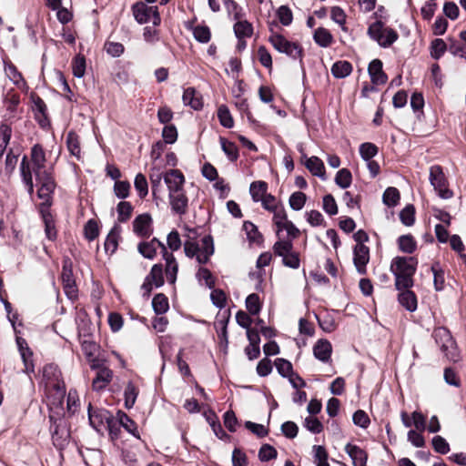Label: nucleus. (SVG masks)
<instances>
[{"instance_id":"obj_15","label":"nucleus","mask_w":466,"mask_h":466,"mask_svg":"<svg viewBox=\"0 0 466 466\" xmlns=\"http://www.w3.org/2000/svg\"><path fill=\"white\" fill-rule=\"evenodd\" d=\"M164 181L168 188V193L182 190L185 177L178 169H170L164 175Z\"/></svg>"},{"instance_id":"obj_32","label":"nucleus","mask_w":466,"mask_h":466,"mask_svg":"<svg viewBox=\"0 0 466 466\" xmlns=\"http://www.w3.org/2000/svg\"><path fill=\"white\" fill-rule=\"evenodd\" d=\"M138 392V388L133 382L130 381L127 384L124 391L125 407L127 409L133 408L136 403Z\"/></svg>"},{"instance_id":"obj_60","label":"nucleus","mask_w":466,"mask_h":466,"mask_svg":"<svg viewBox=\"0 0 466 466\" xmlns=\"http://www.w3.org/2000/svg\"><path fill=\"white\" fill-rule=\"evenodd\" d=\"M79 406V398L77 395L76 390H70L67 394V405H66V411L69 415L75 414V412L77 410V408Z\"/></svg>"},{"instance_id":"obj_7","label":"nucleus","mask_w":466,"mask_h":466,"mask_svg":"<svg viewBox=\"0 0 466 466\" xmlns=\"http://www.w3.org/2000/svg\"><path fill=\"white\" fill-rule=\"evenodd\" d=\"M292 249L293 243L290 239L278 240L273 246L275 254L282 258V262L286 267L299 268L300 265L299 257Z\"/></svg>"},{"instance_id":"obj_16","label":"nucleus","mask_w":466,"mask_h":466,"mask_svg":"<svg viewBox=\"0 0 466 466\" xmlns=\"http://www.w3.org/2000/svg\"><path fill=\"white\" fill-rule=\"evenodd\" d=\"M171 208L177 214H185L187 209L188 199L184 189L168 193Z\"/></svg>"},{"instance_id":"obj_59","label":"nucleus","mask_w":466,"mask_h":466,"mask_svg":"<svg viewBox=\"0 0 466 466\" xmlns=\"http://www.w3.org/2000/svg\"><path fill=\"white\" fill-rule=\"evenodd\" d=\"M277 15L279 22L285 26H288L292 23V11L287 5H281L277 11Z\"/></svg>"},{"instance_id":"obj_6","label":"nucleus","mask_w":466,"mask_h":466,"mask_svg":"<svg viewBox=\"0 0 466 466\" xmlns=\"http://www.w3.org/2000/svg\"><path fill=\"white\" fill-rule=\"evenodd\" d=\"M368 34L382 47L391 46L398 39L397 32L392 28L385 27L380 21L370 25Z\"/></svg>"},{"instance_id":"obj_45","label":"nucleus","mask_w":466,"mask_h":466,"mask_svg":"<svg viewBox=\"0 0 466 466\" xmlns=\"http://www.w3.org/2000/svg\"><path fill=\"white\" fill-rule=\"evenodd\" d=\"M66 144L67 148L70 151V153L76 157L77 158L80 157V146H79V139L78 137L74 132H69L66 137Z\"/></svg>"},{"instance_id":"obj_14","label":"nucleus","mask_w":466,"mask_h":466,"mask_svg":"<svg viewBox=\"0 0 466 466\" xmlns=\"http://www.w3.org/2000/svg\"><path fill=\"white\" fill-rule=\"evenodd\" d=\"M91 368L97 370L96 378L93 380V389L96 390L105 389L113 378V371L107 367L99 366L96 363H93Z\"/></svg>"},{"instance_id":"obj_10","label":"nucleus","mask_w":466,"mask_h":466,"mask_svg":"<svg viewBox=\"0 0 466 466\" xmlns=\"http://www.w3.org/2000/svg\"><path fill=\"white\" fill-rule=\"evenodd\" d=\"M70 440L69 430L66 422L62 419L55 420L52 426V441L53 444L58 449H65Z\"/></svg>"},{"instance_id":"obj_57","label":"nucleus","mask_w":466,"mask_h":466,"mask_svg":"<svg viewBox=\"0 0 466 466\" xmlns=\"http://www.w3.org/2000/svg\"><path fill=\"white\" fill-rule=\"evenodd\" d=\"M197 278L200 283H204L209 289H212L215 285V280L211 272L206 268H198Z\"/></svg>"},{"instance_id":"obj_56","label":"nucleus","mask_w":466,"mask_h":466,"mask_svg":"<svg viewBox=\"0 0 466 466\" xmlns=\"http://www.w3.org/2000/svg\"><path fill=\"white\" fill-rule=\"evenodd\" d=\"M130 187L128 181L116 180L114 185V193L118 198H126L129 196Z\"/></svg>"},{"instance_id":"obj_36","label":"nucleus","mask_w":466,"mask_h":466,"mask_svg":"<svg viewBox=\"0 0 466 466\" xmlns=\"http://www.w3.org/2000/svg\"><path fill=\"white\" fill-rule=\"evenodd\" d=\"M399 248L405 253H412L416 249V241L411 235H403L398 238Z\"/></svg>"},{"instance_id":"obj_35","label":"nucleus","mask_w":466,"mask_h":466,"mask_svg":"<svg viewBox=\"0 0 466 466\" xmlns=\"http://www.w3.org/2000/svg\"><path fill=\"white\" fill-rule=\"evenodd\" d=\"M434 336L436 339L438 340V338L443 339L444 342L441 345V350L446 352L450 349H453L454 341L452 340V338L450 334V332L444 329L440 328L434 331Z\"/></svg>"},{"instance_id":"obj_50","label":"nucleus","mask_w":466,"mask_h":466,"mask_svg":"<svg viewBox=\"0 0 466 466\" xmlns=\"http://www.w3.org/2000/svg\"><path fill=\"white\" fill-rule=\"evenodd\" d=\"M193 35L197 41L208 43L210 40L211 33L207 25H197L193 28Z\"/></svg>"},{"instance_id":"obj_31","label":"nucleus","mask_w":466,"mask_h":466,"mask_svg":"<svg viewBox=\"0 0 466 466\" xmlns=\"http://www.w3.org/2000/svg\"><path fill=\"white\" fill-rule=\"evenodd\" d=\"M352 71V66L348 61H338L333 64L331 73L336 78H344Z\"/></svg>"},{"instance_id":"obj_27","label":"nucleus","mask_w":466,"mask_h":466,"mask_svg":"<svg viewBox=\"0 0 466 466\" xmlns=\"http://www.w3.org/2000/svg\"><path fill=\"white\" fill-rule=\"evenodd\" d=\"M182 99L185 106H189L195 110H198L202 107L201 97L193 87L185 89Z\"/></svg>"},{"instance_id":"obj_64","label":"nucleus","mask_w":466,"mask_h":466,"mask_svg":"<svg viewBox=\"0 0 466 466\" xmlns=\"http://www.w3.org/2000/svg\"><path fill=\"white\" fill-rule=\"evenodd\" d=\"M275 366L279 373L283 377H289L293 372L291 363L284 359H277Z\"/></svg>"},{"instance_id":"obj_49","label":"nucleus","mask_w":466,"mask_h":466,"mask_svg":"<svg viewBox=\"0 0 466 466\" xmlns=\"http://www.w3.org/2000/svg\"><path fill=\"white\" fill-rule=\"evenodd\" d=\"M118 420L120 424L131 434L139 438L136 423L124 412H118Z\"/></svg>"},{"instance_id":"obj_5","label":"nucleus","mask_w":466,"mask_h":466,"mask_svg":"<svg viewBox=\"0 0 466 466\" xmlns=\"http://www.w3.org/2000/svg\"><path fill=\"white\" fill-rule=\"evenodd\" d=\"M268 41L279 53L286 54L292 59H299L301 61L303 50L299 44L290 42L282 35L277 33H272L268 37Z\"/></svg>"},{"instance_id":"obj_26","label":"nucleus","mask_w":466,"mask_h":466,"mask_svg":"<svg viewBox=\"0 0 466 466\" xmlns=\"http://www.w3.org/2000/svg\"><path fill=\"white\" fill-rule=\"evenodd\" d=\"M403 290L399 294L398 299L400 304L410 312L417 309V298L414 292L409 289H402Z\"/></svg>"},{"instance_id":"obj_42","label":"nucleus","mask_w":466,"mask_h":466,"mask_svg":"<svg viewBox=\"0 0 466 466\" xmlns=\"http://www.w3.org/2000/svg\"><path fill=\"white\" fill-rule=\"evenodd\" d=\"M351 173L347 168H342L337 172L335 177V182L341 188L349 187L351 184Z\"/></svg>"},{"instance_id":"obj_52","label":"nucleus","mask_w":466,"mask_h":466,"mask_svg":"<svg viewBox=\"0 0 466 466\" xmlns=\"http://www.w3.org/2000/svg\"><path fill=\"white\" fill-rule=\"evenodd\" d=\"M134 186L140 198H145L148 193V184L146 177L139 173L136 176Z\"/></svg>"},{"instance_id":"obj_44","label":"nucleus","mask_w":466,"mask_h":466,"mask_svg":"<svg viewBox=\"0 0 466 466\" xmlns=\"http://www.w3.org/2000/svg\"><path fill=\"white\" fill-rule=\"evenodd\" d=\"M306 200V195L303 192L297 191L291 194L289 199V203L293 210L299 211L303 208Z\"/></svg>"},{"instance_id":"obj_12","label":"nucleus","mask_w":466,"mask_h":466,"mask_svg":"<svg viewBox=\"0 0 466 466\" xmlns=\"http://www.w3.org/2000/svg\"><path fill=\"white\" fill-rule=\"evenodd\" d=\"M370 261V249L364 244H357L353 249V262L358 273H366V266Z\"/></svg>"},{"instance_id":"obj_22","label":"nucleus","mask_w":466,"mask_h":466,"mask_svg":"<svg viewBox=\"0 0 466 466\" xmlns=\"http://www.w3.org/2000/svg\"><path fill=\"white\" fill-rule=\"evenodd\" d=\"M299 229L289 220L276 228L279 240L290 239L292 242L294 238L299 237Z\"/></svg>"},{"instance_id":"obj_21","label":"nucleus","mask_w":466,"mask_h":466,"mask_svg":"<svg viewBox=\"0 0 466 466\" xmlns=\"http://www.w3.org/2000/svg\"><path fill=\"white\" fill-rule=\"evenodd\" d=\"M371 81L375 85H382L387 81V76L382 70V63L379 59L372 60L368 68Z\"/></svg>"},{"instance_id":"obj_24","label":"nucleus","mask_w":466,"mask_h":466,"mask_svg":"<svg viewBox=\"0 0 466 466\" xmlns=\"http://www.w3.org/2000/svg\"><path fill=\"white\" fill-rule=\"evenodd\" d=\"M5 72L7 77L13 82L14 85L17 86L18 88L22 90L27 89L26 82L23 78L21 73L13 64L6 63L5 66Z\"/></svg>"},{"instance_id":"obj_58","label":"nucleus","mask_w":466,"mask_h":466,"mask_svg":"<svg viewBox=\"0 0 466 466\" xmlns=\"http://www.w3.org/2000/svg\"><path fill=\"white\" fill-rule=\"evenodd\" d=\"M12 129L8 125L0 126V157L3 155L7 144L9 143Z\"/></svg>"},{"instance_id":"obj_13","label":"nucleus","mask_w":466,"mask_h":466,"mask_svg":"<svg viewBox=\"0 0 466 466\" xmlns=\"http://www.w3.org/2000/svg\"><path fill=\"white\" fill-rule=\"evenodd\" d=\"M88 419L90 425L98 432L106 428L109 422V414L105 410H93L91 405L88 408Z\"/></svg>"},{"instance_id":"obj_54","label":"nucleus","mask_w":466,"mask_h":466,"mask_svg":"<svg viewBox=\"0 0 466 466\" xmlns=\"http://www.w3.org/2000/svg\"><path fill=\"white\" fill-rule=\"evenodd\" d=\"M431 55L434 59H439L446 50H448L447 44L441 38H437L431 43Z\"/></svg>"},{"instance_id":"obj_62","label":"nucleus","mask_w":466,"mask_h":466,"mask_svg":"<svg viewBox=\"0 0 466 466\" xmlns=\"http://www.w3.org/2000/svg\"><path fill=\"white\" fill-rule=\"evenodd\" d=\"M304 427L312 433H320L323 431V425L319 419L309 416L304 420Z\"/></svg>"},{"instance_id":"obj_17","label":"nucleus","mask_w":466,"mask_h":466,"mask_svg":"<svg viewBox=\"0 0 466 466\" xmlns=\"http://www.w3.org/2000/svg\"><path fill=\"white\" fill-rule=\"evenodd\" d=\"M157 248H160L162 255L167 251L166 246L157 238H153L149 242H142L138 245L139 253L146 258L152 259L157 254Z\"/></svg>"},{"instance_id":"obj_37","label":"nucleus","mask_w":466,"mask_h":466,"mask_svg":"<svg viewBox=\"0 0 466 466\" xmlns=\"http://www.w3.org/2000/svg\"><path fill=\"white\" fill-rule=\"evenodd\" d=\"M218 117L221 126L226 128H231L234 126L233 117L227 106L221 105L218 109Z\"/></svg>"},{"instance_id":"obj_2","label":"nucleus","mask_w":466,"mask_h":466,"mask_svg":"<svg viewBox=\"0 0 466 466\" xmlns=\"http://www.w3.org/2000/svg\"><path fill=\"white\" fill-rule=\"evenodd\" d=\"M43 380L48 406L51 410H57L56 413L60 415V410H63L66 388L57 366L54 364L46 365L43 369Z\"/></svg>"},{"instance_id":"obj_55","label":"nucleus","mask_w":466,"mask_h":466,"mask_svg":"<svg viewBox=\"0 0 466 466\" xmlns=\"http://www.w3.org/2000/svg\"><path fill=\"white\" fill-rule=\"evenodd\" d=\"M400 221L405 226H411L415 220V208L412 205L406 206L400 213Z\"/></svg>"},{"instance_id":"obj_63","label":"nucleus","mask_w":466,"mask_h":466,"mask_svg":"<svg viewBox=\"0 0 466 466\" xmlns=\"http://www.w3.org/2000/svg\"><path fill=\"white\" fill-rule=\"evenodd\" d=\"M331 19L339 25L342 30H346L345 23H346V14L344 10L339 6H333L330 11Z\"/></svg>"},{"instance_id":"obj_38","label":"nucleus","mask_w":466,"mask_h":466,"mask_svg":"<svg viewBox=\"0 0 466 466\" xmlns=\"http://www.w3.org/2000/svg\"><path fill=\"white\" fill-rule=\"evenodd\" d=\"M146 278L155 284V288L161 287L164 284L162 266L155 264Z\"/></svg>"},{"instance_id":"obj_43","label":"nucleus","mask_w":466,"mask_h":466,"mask_svg":"<svg viewBox=\"0 0 466 466\" xmlns=\"http://www.w3.org/2000/svg\"><path fill=\"white\" fill-rule=\"evenodd\" d=\"M234 31L238 38L249 37L252 35L253 28L248 21H239L235 24Z\"/></svg>"},{"instance_id":"obj_23","label":"nucleus","mask_w":466,"mask_h":466,"mask_svg":"<svg viewBox=\"0 0 466 466\" xmlns=\"http://www.w3.org/2000/svg\"><path fill=\"white\" fill-rule=\"evenodd\" d=\"M51 205L46 204L45 200H43L41 213H42L43 220L45 223L46 235L50 240H53L56 237V231L55 228V224H54L52 215L50 214V212L48 210V208Z\"/></svg>"},{"instance_id":"obj_19","label":"nucleus","mask_w":466,"mask_h":466,"mask_svg":"<svg viewBox=\"0 0 466 466\" xmlns=\"http://www.w3.org/2000/svg\"><path fill=\"white\" fill-rule=\"evenodd\" d=\"M346 453L352 460L353 466H365L368 455L361 448L357 445L348 443L344 448Z\"/></svg>"},{"instance_id":"obj_41","label":"nucleus","mask_w":466,"mask_h":466,"mask_svg":"<svg viewBox=\"0 0 466 466\" xmlns=\"http://www.w3.org/2000/svg\"><path fill=\"white\" fill-rule=\"evenodd\" d=\"M400 192L396 187H388L383 194V203L388 207H394L399 203Z\"/></svg>"},{"instance_id":"obj_11","label":"nucleus","mask_w":466,"mask_h":466,"mask_svg":"<svg viewBox=\"0 0 466 466\" xmlns=\"http://www.w3.org/2000/svg\"><path fill=\"white\" fill-rule=\"evenodd\" d=\"M61 279L63 283V288L66 295L70 299H75L77 297V288L76 285V281L73 276L72 266L71 263L65 261Z\"/></svg>"},{"instance_id":"obj_1","label":"nucleus","mask_w":466,"mask_h":466,"mask_svg":"<svg viewBox=\"0 0 466 466\" xmlns=\"http://www.w3.org/2000/svg\"><path fill=\"white\" fill-rule=\"evenodd\" d=\"M33 173L39 185L38 198L45 200L46 204L51 205L52 194L56 188L53 167L46 164V152L38 144L31 148V161L24 156L20 164L22 181L29 195L34 193Z\"/></svg>"},{"instance_id":"obj_47","label":"nucleus","mask_w":466,"mask_h":466,"mask_svg":"<svg viewBox=\"0 0 466 466\" xmlns=\"http://www.w3.org/2000/svg\"><path fill=\"white\" fill-rule=\"evenodd\" d=\"M73 75L76 77H82L86 72V58L82 55H77L72 62Z\"/></svg>"},{"instance_id":"obj_33","label":"nucleus","mask_w":466,"mask_h":466,"mask_svg":"<svg viewBox=\"0 0 466 466\" xmlns=\"http://www.w3.org/2000/svg\"><path fill=\"white\" fill-rule=\"evenodd\" d=\"M268 185L264 181H255L251 183L249 187L250 195L254 201H260L266 195Z\"/></svg>"},{"instance_id":"obj_8","label":"nucleus","mask_w":466,"mask_h":466,"mask_svg":"<svg viewBox=\"0 0 466 466\" xmlns=\"http://www.w3.org/2000/svg\"><path fill=\"white\" fill-rule=\"evenodd\" d=\"M136 21L139 24H146L152 21L154 25L160 23V16L157 6H148L143 2L136 3L132 7Z\"/></svg>"},{"instance_id":"obj_53","label":"nucleus","mask_w":466,"mask_h":466,"mask_svg":"<svg viewBox=\"0 0 466 466\" xmlns=\"http://www.w3.org/2000/svg\"><path fill=\"white\" fill-rule=\"evenodd\" d=\"M431 271L433 273L434 287L436 290H441L444 286V272L441 269L439 263H434L431 266Z\"/></svg>"},{"instance_id":"obj_40","label":"nucleus","mask_w":466,"mask_h":466,"mask_svg":"<svg viewBox=\"0 0 466 466\" xmlns=\"http://www.w3.org/2000/svg\"><path fill=\"white\" fill-rule=\"evenodd\" d=\"M312 450L314 453V462L317 466H329L328 462L329 456L323 446L314 445Z\"/></svg>"},{"instance_id":"obj_4","label":"nucleus","mask_w":466,"mask_h":466,"mask_svg":"<svg viewBox=\"0 0 466 466\" xmlns=\"http://www.w3.org/2000/svg\"><path fill=\"white\" fill-rule=\"evenodd\" d=\"M184 251L187 257L196 258L199 264H206L214 253L213 239L210 236H205L199 242L187 240Z\"/></svg>"},{"instance_id":"obj_39","label":"nucleus","mask_w":466,"mask_h":466,"mask_svg":"<svg viewBox=\"0 0 466 466\" xmlns=\"http://www.w3.org/2000/svg\"><path fill=\"white\" fill-rule=\"evenodd\" d=\"M152 306L157 314L165 313L169 308L167 298L162 293L157 294L153 298Z\"/></svg>"},{"instance_id":"obj_30","label":"nucleus","mask_w":466,"mask_h":466,"mask_svg":"<svg viewBox=\"0 0 466 466\" xmlns=\"http://www.w3.org/2000/svg\"><path fill=\"white\" fill-rule=\"evenodd\" d=\"M313 38L314 41L321 47H328L333 42L332 35L324 27L317 28L314 32Z\"/></svg>"},{"instance_id":"obj_48","label":"nucleus","mask_w":466,"mask_h":466,"mask_svg":"<svg viewBox=\"0 0 466 466\" xmlns=\"http://www.w3.org/2000/svg\"><path fill=\"white\" fill-rule=\"evenodd\" d=\"M220 144H221L222 150L227 155L228 159L230 161L237 160V158L238 157L237 146L234 143L229 142L225 138H220Z\"/></svg>"},{"instance_id":"obj_18","label":"nucleus","mask_w":466,"mask_h":466,"mask_svg":"<svg viewBox=\"0 0 466 466\" xmlns=\"http://www.w3.org/2000/svg\"><path fill=\"white\" fill-rule=\"evenodd\" d=\"M134 232L140 237H148L152 232L151 218L147 214H142L133 222Z\"/></svg>"},{"instance_id":"obj_25","label":"nucleus","mask_w":466,"mask_h":466,"mask_svg":"<svg viewBox=\"0 0 466 466\" xmlns=\"http://www.w3.org/2000/svg\"><path fill=\"white\" fill-rule=\"evenodd\" d=\"M163 258L166 261L167 279L170 283L174 284L177 279L178 265H177L176 258L172 253L165 251Z\"/></svg>"},{"instance_id":"obj_20","label":"nucleus","mask_w":466,"mask_h":466,"mask_svg":"<svg viewBox=\"0 0 466 466\" xmlns=\"http://www.w3.org/2000/svg\"><path fill=\"white\" fill-rule=\"evenodd\" d=\"M332 346L327 339H319L313 347V353L316 359L322 362L330 360Z\"/></svg>"},{"instance_id":"obj_51","label":"nucleus","mask_w":466,"mask_h":466,"mask_svg":"<svg viewBox=\"0 0 466 466\" xmlns=\"http://www.w3.org/2000/svg\"><path fill=\"white\" fill-rule=\"evenodd\" d=\"M116 210L118 214V220L125 222L130 218L133 208L129 202L122 201L118 203Z\"/></svg>"},{"instance_id":"obj_46","label":"nucleus","mask_w":466,"mask_h":466,"mask_svg":"<svg viewBox=\"0 0 466 466\" xmlns=\"http://www.w3.org/2000/svg\"><path fill=\"white\" fill-rule=\"evenodd\" d=\"M246 308L251 315H257L260 311L261 304L258 294L252 293L247 297Z\"/></svg>"},{"instance_id":"obj_29","label":"nucleus","mask_w":466,"mask_h":466,"mask_svg":"<svg viewBox=\"0 0 466 466\" xmlns=\"http://www.w3.org/2000/svg\"><path fill=\"white\" fill-rule=\"evenodd\" d=\"M120 231V227L116 225L108 233L106 239L105 241V249L106 252L114 253L116 251L118 245Z\"/></svg>"},{"instance_id":"obj_34","label":"nucleus","mask_w":466,"mask_h":466,"mask_svg":"<svg viewBox=\"0 0 466 466\" xmlns=\"http://www.w3.org/2000/svg\"><path fill=\"white\" fill-rule=\"evenodd\" d=\"M243 228L247 234L248 238L250 242L260 244L263 240L262 235L258 231V228L251 222L246 221L243 225Z\"/></svg>"},{"instance_id":"obj_9","label":"nucleus","mask_w":466,"mask_h":466,"mask_svg":"<svg viewBox=\"0 0 466 466\" xmlns=\"http://www.w3.org/2000/svg\"><path fill=\"white\" fill-rule=\"evenodd\" d=\"M430 182L441 198H451L452 192L446 187V177L440 166L434 165L431 167Z\"/></svg>"},{"instance_id":"obj_28","label":"nucleus","mask_w":466,"mask_h":466,"mask_svg":"<svg viewBox=\"0 0 466 466\" xmlns=\"http://www.w3.org/2000/svg\"><path fill=\"white\" fill-rule=\"evenodd\" d=\"M306 167L312 175L325 178V167L323 161L318 157H311L306 161Z\"/></svg>"},{"instance_id":"obj_61","label":"nucleus","mask_w":466,"mask_h":466,"mask_svg":"<svg viewBox=\"0 0 466 466\" xmlns=\"http://www.w3.org/2000/svg\"><path fill=\"white\" fill-rule=\"evenodd\" d=\"M378 153L377 147L372 143H363L360 147V154L361 157L369 161Z\"/></svg>"},{"instance_id":"obj_3","label":"nucleus","mask_w":466,"mask_h":466,"mask_svg":"<svg viewBox=\"0 0 466 466\" xmlns=\"http://www.w3.org/2000/svg\"><path fill=\"white\" fill-rule=\"evenodd\" d=\"M417 260L412 257H397L393 259L390 268L395 276L397 289H410L413 285L412 276L416 271Z\"/></svg>"}]
</instances>
